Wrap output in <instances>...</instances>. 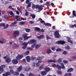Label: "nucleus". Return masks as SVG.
Returning a JSON list of instances; mask_svg holds the SVG:
<instances>
[{"mask_svg": "<svg viewBox=\"0 0 76 76\" xmlns=\"http://www.w3.org/2000/svg\"><path fill=\"white\" fill-rule=\"evenodd\" d=\"M68 42H70L71 44H73V41L71 40V39H69L67 40Z\"/></svg>", "mask_w": 76, "mask_h": 76, "instance_id": "32", "label": "nucleus"}, {"mask_svg": "<svg viewBox=\"0 0 76 76\" xmlns=\"http://www.w3.org/2000/svg\"><path fill=\"white\" fill-rule=\"evenodd\" d=\"M47 52L48 54H50V53H51V50L50 49H48L47 50Z\"/></svg>", "mask_w": 76, "mask_h": 76, "instance_id": "29", "label": "nucleus"}, {"mask_svg": "<svg viewBox=\"0 0 76 76\" xmlns=\"http://www.w3.org/2000/svg\"><path fill=\"white\" fill-rule=\"evenodd\" d=\"M72 13L73 14V16L76 17V12H75V10L73 11Z\"/></svg>", "mask_w": 76, "mask_h": 76, "instance_id": "33", "label": "nucleus"}, {"mask_svg": "<svg viewBox=\"0 0 76 76\" xmlns=\"http://www.w3.org/2000/svg\"><path fill=\"white\" fill-rule=\"evenodd\" d=\"M63 54L66 55V54H67V51H64V52L63 53Z\"/></svg>", "mask_w": 76, "mask_h": 76, "instance_id": "55", "label": "nucleus"}, {"mask_svg": "<svg viewBox=\"0 0 76 76\" xmlns=\"http://www.w3.org/2000/svg\"><path fill=\"white\" fill-rule=\"evenodd\" d=\"M35 59H36V57L33 56L31 57V60H35Z\"/></svg>", "mask_w": 76, "mask_h": 76, "instance_id": "41", "label": "nucleus"}, {"mask_svg": "<svg viewBox=\"0 0 76 76\" xmlns=\"http://www.w3.org/2000/svg\"><path fill=\"white\" fill-rule=\"evenodd\" d=\"M46 74H47V72L44 71H42L41 72V75L42 76H45Z\"/></svg>", "mask_w": 76, "mask_h": 76, "instance_id": "17", "label": "nucleus"}, {"mask_svg": "<svg viewBox=\"0 0 76 76\" xmlns=\"http://www.w3.org/2000/svg\"><path fill=\"white\" fill-rule=\"evenodd\" d=\"M30 56H27L26 57V60L27 62H30Z\"/></svg>", "mask_w": 76, "mask_h": 76, "instance_id": "13", "label": "nucleus"}, {"mask_svg": "<svg viewBox=\"0 0 76 76\" xmlns=\"http://www.w3.org/2000/svg\"><path fill=\"white\" fill-rule=\"evenodd\" d=\"M19 45H13L12 48H17V47H19Z\"/></svg>", "mask_w": 76, "mask_h": 76, "instance_id": "27", "label": "nucleus"}, {"mask_svg": "<svg viewBox=\"0 0 76 76\" xmlns=\"http://www.w3.org/2000/svg\"><path fill=\"white\" fill-rule=\"evenodd\" d=\"M10 73L12 74V75H14V73H15V72H14V71L13 70H10Z\"/></svg>", "mask_w": 76, "mask_h": 76, "instance_id": "39", "label": "nucleus"}, {"mask_svg": "<svg viewBox=\"0 0 76 76\" xmlns=\"http://www.w3.org/2000/svg\"><path fill=\"white\" fill-rule=\"evenodd\" d=\"M40 5H39V4H37L36 5V9H38L39 8V7Z\"/></svg>", "mask_w": 76, "mask_h": 76, "instance_id": "47", "label": "nucleus"}, {"mask_svg": "<svg viewBox=\"0 0 76 76\" xmlns=\"http://www.w3.org/2000/svg\"><path fill=\"white\" fill-rule=\"evenodd\" d=\"M41 45L40 44L36 45L35 46L36 49H38V48H39V47H41Z\"/></svg>", "mask_w": 76, "mask_h": 76, "instance_id": "20", "label": "nucleus"}, {"mask_svg": "<svg viewBox=\"0 0 76 76\" xmlns=\"http://www.w3.org/2000/svg\"><path fill=\"white\" fill-rule=\"evenodd\" d=\"M1 67L3 68H6V66L4 65H1Z\"/></svg>", "mask_w": 76, "mask_h": 76, "instance_id": "59", "label": "nucleus"}, {"mask_svg": "<svg viewBox=\"0 0 76 76\" xmlns=\"http://www.w3.org/2000/svg\"><path fill=\"white\" fill-rule=\"evenodd\" d=\"M23 38L24 40H26V39H28V38H31V36L28 37L27 36V34H25L23 36Z\"/></svg>", "mask_w": 76, "mask_h": 76, "instance_id": "7", "label": "nucleus"}, {"mask_svg": "<svg viewBox=\"0 0 76 76\" xmlns=\"http://www.w3.org/2000/svg\"><path fill=\"white\" fill-rule=\"evenodd\" d=\"M29 0L30 1H31V0H26V4H28V3H29L31 1H29Z\"/></svg>", "mask_w": 76, "mask_h": 76, "instance_id": "45", "label": "nucleus"}, {"mask_svg": "<svg viewBox=\"0 0 76 76\" xmlns=\"http://www.w3.org/2000/svg\"><path fill=\"white\" fill-rule=\"evenodd\" d=\"M44 64H42L41 65L40 67H39V70H42V69H44Z\"/></svg>", "mask_w": 76, "mask_h": 76, "instance_id": "21", "label": "nucleus"}, {"mask_svg": "<svg viewBox=\"0 0 76 76\" xmlns=\"http://www.w3.org/2000/svg\"><path fill=\"white\" fill-rule=\"evenodd\" d=\"M56 67H57L59 70H61V66H60V65H57Z\"/></svg>", "mask_w": 76, "mask_h": 76, "instance_id": "34", "label": "nucleus"}, {"mask_svg": "<svg viewBox=\"0 0 76 76\" xmlns=\"http://www.w3.org/2000/svg\"><path fill=\"white\" fill-rule=\"evenodd\" d=\"M73 71V69L72 68H71L67 70V72H72Z\"/></svg>", "mask_w": 76, "mask_h": 76, "instance_id": "22", "label": "nucleus"}, {"mask_svg": "<svg viewBox=\"0 0 76 76\" xmlns=\"http://www.w3.org/2000/svg\"><path fill=\"white\" fill-rule=\"evenodd\" d=\"M22 69V66H18L17 68V70L18 72H20L21 70Z\"/></svg>", "mask_w": 76, "mask_h": 76, "instance_id": "11", "label": "nucleus"}, {"mask_svg": "<svg viewBox=\"0 0 76 76\" xmlns=\"http://www.w3.org/2000/svg\"><path fill=\"white\" fill-rule=\"evenodd\" d=\"M6 63H10L11 61V59L10 58L8 57L6 60Z\"/></svg>", "mask_w": 76, "mask_h": 76, "instance_id": "15", "label": "nucleus"}, {"mask_svg": "<svg viewBox=\"0 0 76 76\" xmlns=\"http://www.w3.org/2000/svg\"><path fill=\"white\" fill-rule=\"evenodd\" d=\"M28 4L27 5V7H26L27 9L30 7L31 6V4H32V2H29Z\"/></svg>", "mask_w": 76, "mask_h": 76, "instance_id": "25", "label": "nucleus"}, {"mask_svg": "<svg viewBox=\"0 0 76 76\" xmlns=\"http://www.w3.org/2000/svg\"><path fill=\"white\" fill-rule=\"evenodd\" d=\"M37 43H34V44H33L31 46V48H34V47H35V45H36V44Z\"/></svg>", "mask_w": 76, "mask_h": 76, "instance_id": "49", "label": "nucleus"}, {"mask_svg": "<svg viewBox=\"0 0 76 76\" xmlns=\"http://www.w3.org/2000/svg\"><path fill=\"white\" fill-rule=\"evenodd\" d=\"M37 38H39V39H41V38L43 39V38H44V35H42L40 36H37Z\"/></svg>", "mask_w": 76, "mask_h": 76, "instance_id": "19", "label": "nucleus"}, {"mask_svg": "<svg viewBox=\"0 0 76 76\" xmlns=\"http://www.w3.org/2000/svg\"><path fill=\"white\" fill-rule=\"evenodd\" d=\"M36 42L37 40H35V39H31L30 41V42L31 44H36Z\"/></svg>", "mask_w": 76, "mask_h": 76, "instance_id": "8", "label": "nucleus"}, {"mask_svg": "<svg viewBox=\"0 0 76 76\" xmlns=\"http://www.w3.org/2000/svg\"><path fill=\"white\" fill-rule=\"evenodd\" d=\"M35 29H34V30L36 31H38V32H44V30L43 29H41V28H38V27H35Z\"/></svg>", "mask_w": 76, "mask_h": 76, "instance_id": "3", "label": "nucleus"}, {"mask_svg": "<svg viewBox=\"0 0 76 76\" xmlns=\"http://www.w3.org/2000/svg\"><path fill=\"white\" fill-rule=\"evenodd\" d=\"M68 76H72V74L71 73H67Z\"/></svg>", "mask_w": 76, "mask_h": 76, "instance_id": "63", "label": "nucleus"}, {"mask_svg": "<svg viewBox=\"0 0 76 76\" xmlns=\"http://www.w3.org/2000/svg\"><path fill=\"white\" fill-rule=\"evenodd\" d=\"M19 75V72H14V73L13 75L14 76H18Z\"/></svg>", "mask_w": 76, "mask_h": 76, "instance_id": "30", "label": "nucleus"}, {"mask_svg": "<svg viewBox=\"0 0 76 76\" xmlns=\"http://www.w3.org/2000/svg\"><path fill=\"white\" fill-rule=\"evenodd\" d=\"M63 62L64 63H68V61L66 60H64L63 61Z\"/></svg>", "mask_w": 76, "mask_h": 76, "instance_id": "57", "label": "nucleus"}, {"mask_svg": "<svg viewBox=\"0 0 76 76\" xmlns=\"http://www.w3.org/2000/svg\"><path fill=\"white\" fill-rule=\"evenodd\" d=\"M39 65H40V64L39 63H37L36 64V65L37 67H38V66H39Z\"/></svg>", "mask_w": 76, "mask_h": 76, "instance_id": "61", "label": "nucleus"}, {"mask_svg": "<svg viewBox=\"0 0 76 76\" xmlns=\"http://www.w3.org/2000/svg\"><path fill=\"white\" fill-rule=\"evenodd\" d=\"M52 66L53 67H57V65L56 64L53 63L52 65Z\"/></svg>", "mask_w": 76, "mask_h": 76, "instance_id": "48", "label": "nucleus"}, {"mask_svg": "<svg viewBox=\"0 0 76 76\" xmlns=\"http://www.w3.org/2000/svg\"><path fill=\"white\" fill-rule=\"evenodd\" d=\"M15 17L17 21H22V19L20 20L18 19V18H19L18 15H16V16H15Z\"/></svg>", "mask_w": 76, "mask_h": 76, "instance_id": "24", "label": "nucleus"}, {"mask_svg": "<svg viewBox=\"0 0 76 76\" xmlns=\"http://www.w3.org/2000/svg\"><path fill=\"white\" fill-rule=\"evenodd\" d=\"M9 24H7L5 27L4 28V29H6V28H8V27H9Z\"/></svg>", "mask_w": 76, "mask_h": 76, "instance_id": "54", "label": "nucleus"}, {"mask_svg": "<svg viewBox=\"0 0 76 76\" xmlns=\"http://www.w3.org/2000/svg\"><path fill=\"white\" fill-rule=\"evenodd\" d=\"M12 63H13V64H18V61L17 60L14 59L12 61Z\"/></svg>", "mask_w": 76, "mask_h": 76, "instance_id": "10", "label": "nucleus"}, {"mask_svg": "<svg viewBox=\"0 0 76 76\" xmlns=\"http://www.w3.org/2000/svg\"><path fill=\"white\" fill-rule=\"evenodd\" d=\"M24 24H25V22L24 21L21 22L19 23V24L20 25H24Z\"/></svg>", "mask_w": 76, "mask_h": 76, "instance_id": "35", "label": "nucleus"}, {"mask_svg": "<svg viewBox=\"0 0 76 76\" xmlns=\"http://www.w3.org/2000/svg\"><path fill=\"white\" fill-rule=\"evenodd\" d=\"M44 25L46 26H51V24L50 23H44Z\"/></svg>", "mask_w": 76, "mask_h": 76, "instance_id": "18", "label": "nucleus"}, {"mask_svg": "<svg viewBox=\"0 0 76 76\" xmlns=\"http://www.w3.org/2000/svg\"><path fill=\"white\" fill-rule=\"evenodd\" d=\"M2 75L3 76H11V73L9 72L8 71L6 72L5 73H3Z\"/></svg>", "mask_w": 76, "mask_h": 76, "instance_id": "6", "label": "nucleus"}, {"mask_svg": "<svg viewBox=\"0 0 76 76\" xmlns=\"http://www.w3.org/2000/svg\"><path fill=\"white\" fill-rule=\"evenodd\" d=\"M23 45L24 46H23L22 47L23 49H25L26 48V47H27V46L26 45H24V43H22Z\"/></svg>", "mask_w": 76, "mask_h": 76, "instance_id": "31", "label": "nucleus"}, {"mask_svg": "<svg viewBox=\"0 0 76 76\" xmlns=\"http://www.w3.org/2000/svg\"><path fill=\"white\" fill-rule=\"evenodd\" d=\"M54 35L55 38H59L61 36L58 33V31H56L54 33Z\"/></svg>", "mask_w": 76, "mask_h": 76, "instance_id": "1", "label": "nucleus"}, {"mask_svg": "<svg viewBox=\"0 0 76 76\" xmlns=\"http://www.w3.org/2000/svg\"><path fill=\"white\" fill-rule=\"evenodd\" d=\"M47 62L48 63H51V62H52L53 63H56V61L54 60H49L48 61H47Z\"/></svg>", "mask_w": 76, "mask_h": 76, "instance_id": "12", "label": "nucleus"}, {"mask_svg": "<svg viewBox=\"0 0 76 76\" xmlns=\"http://www.w3.org/2000/svg\"><path fill=\"white\" fill-rule=\"evenodd\" d=\"M8 18V16H7V15H4V18L6 20H7V18Z\"/></svg>", "mask_w": 76, "mask_h": 76, "instance_id": "37", "label": "nucleus"}, {"mask_svg": "<svg viewBox=\"0 0 76 76\" xmlns=\"http://www.w3.org/2000/svg\"><path fill=\"white\" fill-rule=\"evenodd\" d=\"M38 9L39 11H41L43 9V5H40Z\"/></svg>", "mask_w": 76, "mask_h": 76, "instance_id": "16", "label": "nucleus"}, {"mask_svg": "<svg viewBox=\"0 0 76 76\" xmlns=\"http://www.w3.org/2000/svg\"><path fill=\"white\" fill-rule=\"evenodd\" d=\"M30 17H32L33 19H35V17H36V16L35 15L32 14H31L30 15Z\"/></svg>", "mask_w": 76, "mask_h": 76, "instance_id": "23", "label": "nucleus"}, {"mask_svg": "<svg viewBox=\"0 0 76 76\" xmlns=\"http://www.w3.org/2000/svg\"><path fill=\"white\" fill-rule=\"evenodd\" d=\"M72 59L73 61H75V60H76V57L75 56H73L72 57Z\"/></svg>", "mask_w": 76, "mask_h": 76, "instance_id": "40", "label": "nucleus"}, {"mask_svg": "<svg viewBox=\"0 0 76 76\" xmlns=\"http://www.w3.org/2000/svg\"><path fill=\"white\" fill-rule=\"evenodd\" d=\"M46 38L47 39H51V38L49 37V36L47 35H46Z\"/></svg>", "mask_w": 76, "mask_h": 76, "instance_id": "36", "label": "nucleus"}, {"mask_svg": "<svg viewBox=\"0 0 76 76\" xmlns=\"http://www.w3.org/2000/svg\"><path fill=\"white\" fill-rule=\"evenodd\" d=\"M44 69L47 72H48L50 70V68L49 67H45Z\"/></svg>", "mask_w": 76, "mask_h": 76, "instance_id": "14", "label": "nucleus"}, {"mask_svg": "<svg viewBox=\"0 0 76 76\" xmlns=\"http://www.w3.org/2000/svg\"><path fill=\"white\" fill-rule=\"evenodd\" d=\"M57 73L58 74H59V75H61V71H58L57 72Z\"/></svg>", "mask_w": 76, "mask_h": 76, "instance_id": "56", "label": "nucleus"}, {"mask_svg": "<svg viewBox=\"0 0 76 76\" xmlns=\"http://www.w3.org/2000/svg\"><path fill=\"white\" fill-rule=\"evenodd\" d=\"M55 49H56V48L55 47H53L51 48V50L53 51H54V50H55Z\"/></svg>", "mask_w": 76, "mask_h": 76, "instance_id": "64", "label": "nucleus"}, {"mask_svg": "<svg viewBox=\"0 0 76 76\" xmlns=\"http://www.w3.org/2000/svg\"><path fill=\"white\" fill-rule=\"evenodd\" d=\"M56 51H61V49L58 48V49H56Z\"/></svg>", "mask_w": 76, "mask_h": 76, "instance_id": "58", "label": "nucleus"}, {"mask_svg": "<svg viewBox=\"0 0 76 76\" xmlns=\"http://www.w3.org/2000/svg\"><path fill=\"white\" fill-rule=\"evenodd\" d=\"M66 49L68 50H69L70 49V48L69 47V46H67L66 47Z\"/></svg>", "mask_w": 76, "mask_h": 76, "instance_id": "42", "label": "nucleus"}, {"mask_svg": "<svg viewBox=\"0 0 76 76\" xmlns=\"http://www.w3.org/2000/svg\"><path fill=\"white\" fill-rule=\"evenodd\" d=\"M26 31L27 32H28L30 31V30H31L29 28H26L25 29Z\"/></svg>", "mask_w": 76, "mask_h": 76, "instance_id": "44", "label": "nucleus"}, {"mask_svg": "<svg viewBox=\"0 0 76 76\" xmlns=\"http://www.w3.org/2000/svg\"><path fill=\"white\" fill-rule=\"evenodd\" d=\"M45 5L47 6H50V4L48 3L47 2L45 4Z\"/></svg>", "mask_w": 76, "mask_h": 76, "instance_id": "46", "label": "nucleus"}, {"mask_svg": "<svg viewBox=\"0 0 76 76\" xmlns=\"http://www.w3.org/2000/svg\"><path fill=\"white\" fill-rule=\"evenodd\" d=\"M69 27L70 28H74V27L75 28L76 27V24H74L73 25H70L69 26Z\"/></svg>", "mask_w": 76, "mask_h": 76, "instance_id": "26", "label": "nucleus"}, {"mask_svg": "<svg viewBox=\"0 0 76 76\" xmlns=\"http://www.w3.org/2000/svg\"><path fill=\"white\" fill-rule=\"evenodd\" d=\"M28 76H34V75L33 74H32L31 73H30L28 74Z\"/></svg>", "mask_w": 76, "mask_h": 76, "instance_id": "52", "label": "nucleus"}, {"mask_svg": "<svg viewBox=\"0 0 76 76\" xmlns=\"http://www.w3.org/2000/svg\"><path fill=\"white\" fill-rule=\"evenodd\" d=\"M36 5L35 4H33L32 5V8H36Z\"/></svg>", "mask_w": 76, "mask_h": 76, "instance_id": "60", "label": "nucleus"}, {"mask_svg": "<svg viewBox=\"0 0 76 76\" xmlns=\"http://www.w3.org/2000/svg\"><path fill=\"white\" fill-rule=\"evenodd\" d=\"M56 44H58V45H63V44H65V41L63 40H59L56 42Z\"/></svg>", "mask_w": 76, "mask_h": 76, "instance_id": "2", "label": "nucleus"}, {"mask_svg": "<svg viewBox=\"0 0 76 76\" xmlns=\"http://www.w3.org/2000/svg\"><path fill=\"white\" fill-rule=\"evenodd\" d=\"M29 53V51H27L25 52V53H24V55H26V56H27L28 55Z\"/></svg>", "mask_w": 76, "mask_h": 76, "instance_id": "38", "label": "nucleus"}, {"mask_svg": "<svg viewBox=\"0 0 76 76\" xmlns=\"http://www.w3.org/2000/svg\"><path fill=\"white\" fill-rule=\"evenodd\" d=\"M30 69L31 68H26V71L27 72V71H29Z\"/></svg>", "mask_w": 76, "mask_h": 76, "instance_id": "50", "label": "nucleus"}, {"mask_svg": "<svg viewBox=\"0 0 76 76\" xmlns=\"http://www.w3.org/2000/svg\"><path fill=\"white\" fill-rule=\"evenodd\" d=\"M60 64L61 65V68L62 69H65V66H64V64L63 63H61Z\"/></svg>", "mask_w": 76, "mask_h": 76, "instance_id": "28", "label": "nucleus"}, {"mask_svg": "<svg viewBox=\"0 0 76 76\" xmlns=\"http://www.w3.org/2000/svg\"><path fill=\"white\" fill-rule=\"evenodd\" d=\"M17 23V21H15L14 22L12 23V25H15Z\"/></svg>", "mask_w": 76, "mask_h": 76, "instance_id": "53", "label": "nucleus"}, {"mask_svg": "<svg viewBox=\"0 0 76 76\" xmlns=\"http://www.w3.org/2000/svg\"><path fill=\"white\" fill-rule=\"evenodd\" d=\"M0 70L1 71V72H3L4 70L3 68L1 66H0Z\"/></svg>", "mask_w": 76, "mask_h": 76, "instance_id": "62", "label": "nucleus"}, {"mask_svg": "<svg viewBox=\"0 0 76 76\" xmlns=\"http://www.w3.org/2000/svg\"><path fill=\"white\" fill-rule=\"evenodd\" d=\"M9 13L10 15H12V16H11V18H15V16H16V15H14V13L12 11H10Z\"/></svg>", "mask_w": 76, "mask_h": 76, "instance_id": "9", "label": "nucleus"}, {"mask_svg": "<svg viewBox=\"0 0 76 76\" xmlns=\"http://www.w3.org/2000/svg\"><path fill=\"white\" fill-rule=\"evenodd\" d=\"M24 43V45H28V44H29V42H28L27 43L24 42L23 43Z\"/></svg>", "mask_w": 76, "mask_h": 76, "instance_id": "43", "label": "nucleus"}, {"mask_svg": "<svg viewBox=\"0 0 76 76\" xmlns=\"http://www.w3.org/2000/svg\"><path fill=\"white\" fill-rule=\"evenodd\" d=\"M23 57V55H18L16 57V59L18 60H20Z\"/></svg>", "mask_w": 76, "mask_h": 76, "instance_id": "5", "label": "nucleus"}, {"mask_svg": "<svg viewBox=\"0 0 76 76\" xmlns=\"http://www.w3.org/2000/svg\"><path fill=\"white\" fill-rule=\"evenodd\" d=\"M62 59H63V58H59L58 59V62L59 63H61V62Z\"/></svg>", "mask_w": 76, "mask_h": 76, "instance_id": "51", "label": "nucleus"}, {"mask_svg": "<svg viewBox=\"0 0 76 76\" xmlns=\"http://www.w3.org/2000/svg\"><path fill=\"white\" fill-rule=\"evenodd\" d=\"M19 35V31H15L13 33V36L15 38H16L17 36H18Z\"/></svg>", "mask_w": 76, "mask_h": 76, "instance_id": "4", "label": "nucleus"}]
</instances>
